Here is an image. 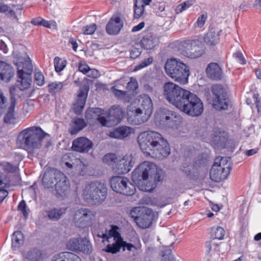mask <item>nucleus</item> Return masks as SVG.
<instances>
[{"instance_id": "obj_17", "label": "nucleus", "mask_w": 261, "mask_h": 261, "mask_svg": "<svg viewBox=\"0 0 261 261\" xmlns=\"http://www.w3.org/2000/svg\"><path fill=\"white\" fill-rule=\"evenodd\" d=\"M133 158L132 154H126L122 158L119 156L114 171L119 174H124L128 173L134 165Z\"/></svg>"}, {"instance_id": "obj_40", "label": "nucleus", "mask_w": 261, "mask_h": 261, "mask_svg": "<svg viewBox=\"0 0 261 261\" xmlns=\"http://www.w3.org/2000/svg\"><path fill=\"white\" fill-rule=\"evenodd\" d=\"M90 115H96L97 117H106V112L105 110L99 108H93L87 110L85 118L91 117Z\"/></svg>"}, {"instance_id": "obj_50", "label": "nucleus", "mask_w": 261, "mask_h": 261, "mask_svg": "<svg viewBox=\"0 0 261 261\" xmlns=\"http://www.w3.org/2000/svg\"><path fill=\"white\" fill-rule=\"evenodd\" d=\"M96 28V24L95 23H92L84 27L82 30L85 35H91L94 33Z\"/></svg>"}, {"instance_id": "obj_16", "label": "nucleus", "mask_w": 261, "mask_h": 261, "mask_svg": "<svg viewBox=\"0 0 261 261\" xmlns=\"http://www.w3.org/2000/svg\"><path fill=\"white\" fill-rule=\"evenodd\" d=\"M57 179L55 185L56 191L58 197L63 198L70 188V182L66 176L62 172H57Z\"/></svg>"}, {"instance_id": "obj_39", "label": "nucleus", "mask_w": 261, "mask_h": 261, "mask_svg": "<svg viewBox=\"0 0 261 261\" xmlns=\"http://www.w3.org/2000/svg\"><path fill=\"white\" fill-rule=\"evenodd\" d=\"M23 243V235L20 231H15L12 235V246L13 248L19 247Z\"/></svg>"}, {"instance_id": "obj_8", "label": "nucleus", "mask_w": 261, "mask_h": 261, "mask_svg": "<svg viewBox=\"0 0 261 261\" xmlns=\"http://www.w3.org/2000/svg\"><path fill=\"white\" fill-rule=\"evenodd\" d=\"M211 91L214 108L219 111L227 110L230 106V101L225 88L222 85L215 84L211 87Z\"/></svg>"}, {"instance_id": "obj_29", "label": "nucleus", "mask_w": 261, "mask_h": 261, "mask_svg": "<svg viewBox=\"0 0 261 261\" xmlns=\"http://www.w3.org/2000/svg\"><path fill=\"white\" fill-rule=\"evenodd\" d=\"M221 32V30L211 28L205 35L204 38V42L208 45H215L217 44L219 41V36Z\"/></svg>"}, {"instance_id": "obj_18", "label": "nucleus", "mask_w": 261, "mask_h": 261, "mask_svg": "<svg viewBox=\"0 0 261 261\" xmlns=\"http://www.w3.org/2000/svg\"><path fill=\"white\" fill-rule=\"evenodd\" d=\"M93 142L86 137H79L72 142V149L73 150L85 153L88 152L93 148Z\"/></svg>"}, {"instance_id": "obj_19", "label": "nucleus", "mask_w": 261, "mask_h": 261, "mask_svg": "<svg viewBox=\"0 0 261 261\" xmlns=\"http://www.w3.org/2000/svg\"><path fill=\"white\" fill-rule=\"evenodd\" d=\"M160 42L159 38L152 32L145 34L140 41L141 47L145 50L153 49Z\"/></svg>"}, {"instance_id": "obj_3", "label": "nucleus", "mask_w": 261, "mask_h": 261, "mask_svg": "<svg viewBox=\"0 0 261 261\" xmlns=\"http://www.w3.org/2000/svg\"><path fill=\"white\" fill-rule=\"evenodd\" d=\"M48 135L40 127L32 126L21 131L17 138V144L21 148L32 152L39 149L45 137Z\"/></svg>"}, {"instance_id": "obj_41", "label": "nucleus", "mask_w": 261, "mask_h": 261, "mask_svg": "<svg viewBox=\"0 0 261 261\" xmlns=\"http://www.w3.org/2000/svg\"><path fill=\"white\" fill-rule=\"evenodd\" d=\"M64 208H53L47 212V216L51 220H57L65 212Z\"/></svg>"}, {"instance_id": "obj_27", "label": "nucleus", "mask_w": 261, "mask_h": 261, "mask_svg": "<svg viewBox=\"0 0 261 261\" xmlns=\"http://www.w3.org/2000/svg\"><path fill=\"white\" fill-rule=\"evenodd\" d=\"M17 66V74L22 75L24 74H30L31 75L33 72V66L30 58L27 57V60L23 61L18 59L16 63Z\"/></svg>"}, {"instance_id": "obj_52", "label": "nucleus", "mask_w": 261, "mask_h": 261, "mask_svg": "<svg viewBox=\"0 0 261 261\" xmlns=\"http://www.w3.org/2000/svg\"><path fill=\"white\" fill-rule=\"evenodd\" d=\"M193 5V3L190 1L185 2L180 5H178L176 8V12L177 13H181L183 11L186 10Z\"/></svg>"}, {"instance_id": "obj_10", "label": "nucleus", "mask_w": 261, "mask_h": 261, "mask_svg": "<svg viewBox=\"0 0 261 261\" xmlns=\"http://www.w3.org/2000/svg\"><path fill=\"white\" fill-rule=\"evenodd\" d=\"M180 111L192 117L199 116L203 111V102L196 94L192 93Z\"/></svg>"}, {"instance_id": "obj_20", "label": "nucleus", "mask_w": 261, "mask_h": 261, "mask_svg": "<svg viewBox=\"0 0 261 261\" xmlns=\"http://www.w3.org/2000/svg\"><path fill=\"white\" fill-rule=\"evenodd\" d=\"M145 213H142L140 216L134 217L136 224L143 229L148 228L151 225L153 219V215L150 210H145Z\"/></svg>"}, {"instance_id": "obj_21", "label": "nucleus", "mask_w": 261, "mask_h": 261, "mask_svg": "<svg viewBox=\"0 0 261 261\" xmlns=\"http://www.w3.org/2000/svg\"><path fill=\"white\" fill-rule=\"evenodd\" d=\"M134 133V130L127 126H118L114 129L109 131V136L110 138L122 140Z\"/></svg>"}, {"instance_id": "obj_28", "label": "nucleus", "mask_w": 261, "mask_h": 261, "mask_svg": "<svg viewBox=\"0 0 261 261\" xmlns=\"http://www.w3.org/2000/svg\"><path fill=\"white\" fill-rule=\"evenodd\" d=\"M206 72L207 77L212 80L217 81L222 79V69L217 63L209 64L206 68Z\"/></svg>"}, {"instance_id": "obj_49", "label": "nucleus", "mask_w": 261, "mask_h": 261, "mask_svg": "<svg viewBox=\"0 0 261 261\" xmlns=\"http://www.w3.org/2000/svg\"><path fill=\"white\" fill-rule=\"evenodd\" d=\"M7 98L4 96L3 91L0 90V117L4 112L7 106Z\"/></svg>"}, {"instance_id": "obj_35", "label": "nucleus", "mask_w": 261, "mask_h": 261, "mask_svg": "<svg viewBox=\"0 0 261 261\" xmlns=\"http://www.w3.org/2000/svg\"><path fill=\"white\" fill-rule=\"evenodd\" d=\"M15 106L14 102L12 104L10 103L4 118V121L5 123L14 125L17 123V119L15 115Z\"/></svg>"}, {"instance_id": "obj_5", "label": "nucleus", "mask_w": 261, "mask_h": 261, "mask_svg": "<svg viewBox=\"0 0 261 261\" xmlns=\"http://www.w3.org/2000/svg\"><path fill=\"white\" fill-rule=\"evenodd\" d=\"M107 194L106 185L99 181H92L87 185L83 192L85 200L94 205L101 204L105 200Z\"/></svg>"}, {"instance_id": "obj_32", "label": "nucleus", "mask_w": 261, "mask_h": 261, "mask_svg": "<svg viewBox=\"0 0 261 261\" xmlns=\"http://www.w3.org/2000/svg\"><path fill=\"white\" fill-rule=\"evenodd\" d=\"M52 261H82L80 257L77 255L65 252L60 253L54 256Z\"/></svg>"}, {"instance_id": "obj_59", "label": "nucleus", "mask_w": 261, "mask_h": 261, "mask_svg": "<svg viewBox=\"0 0 261 261\" xmlns=\"http://www.w3.org/2000/svg\"><path fill=\"white\" fill-rule=\"evenodd\" d=\"M79 70L84 74H88L90 72V68L86 63L80 62L79 65Z\"/></svg>"}, {"instance_id": "obj_62", "label": "nucleus", "mask_w": 261, "mask_h": 261, "mask_svg": "<svg viewBox=\"0 0 261 261\" xmlns=\"http://www.w3.org/2000/svg\"><path fill=\"white\" fill-rule=\"evenodd\" d=\"M5 170L8 172L14 173L16 172L17 168L12 164L7 163L5 166Z\"/></svg>"}, {"instance_id": "obj_34", "label": "nucleus", "mask_w": 261, "mask_h": 261, "mask_svg": "<svg viewBox=\"0 0 261 261\" xmlns=\"http://www.w3.org/2000/svg\"><path fill=\"white\" fill-rule=\"evenodd\" d=\"M122 247L123 250H127L132 252L133 255L137 253L138 251L141 249V245L139 239H136L133 242V243H127L126 241L122 242Z\"/></svg>"}, {"instance_id": "obj_53", "label": "nucleus", "mask_w": 261, "mask_h": 261, "mask_svg": "<svg viewBox=\"0 0 261 261\" xmlns=\"http://www.w3.org/2000/svg\"><path fill=\"white\" fill-rule=\"evenodd\" d=\"M18 210L22 212L23 217L27 219L28 216V213L27 210V204L24 200H21L19 203L18 207Z\"/></svg>"}, {"instance_id": "obj_25", "label": "nucleus", "mask_w": 261, "mask_h": 261, "mask_svg": "<svg viewBox=\"0 0 261 261\" xmlns=\"http://www.w3.org/2000/svg\"><path fill=\"white\" fill-rule=\"evenodd\" d=\"M180 116L170 111H166L161 117L162 121L168 125L169 126L174 127L178 125L180 122Z\"/></svg>"}, {"instance_id": "obj_45", "label": "nucleus", "mask_w": 261, "mask_h": 261, "mask_svg": "<svg viewBox=\"0 0 261 261\" xmlns=\"http://www.w3.org/2000/svg\"><path fill=\"white\" fill-rule=\"evenodd\" d=\"M80 238H71L67 243V247L70 250L76 251L79 248Z\"/></svg>"}, {"instance_id": "obj_13", "label": "nucleus", "mask_w": 261, "mask_h": 261, "mask_svg": "<svg viewBox=\"0 0 261 261\" xmlns=\"http://www.w3.org/2000/svg\"><path fill=\"white\" fill-rule=\"evenodd\" d=\"M106 126L111 127L119 123L123 117V112L119 106H113L106 113Z\"/></svg>"}, {"instance_id": "obj_2", "label": "nucleus", "mask_w": 261, "mask_h": 261, "mask_svg": "<svg viewBox=\"0 0 261 261\" xmlns=\"http://www.w3.org/2000/svg\"><path fill=\"white\" fill-rule=\"evenodd\" d=\"M164 173L162 169L149 162L140 164L132 173V178L143 191L151 192L158 182L162 181Z\"/></svg>"}, {"instance_id": "obj_47", "label": "nucleus", "mask_w": 261, "mask_h": 261, "mask_svg": "<svg viewBox=\"0 0 261 261\" xmlns=\"http://www.w3.org/2000/svg\"><path fill=\"white\" fill-rule=\"evenodd\" d=\"M55 70L59 72L63 70L66 66V64L60 58L56 57L54 60Z\"/></svg>"}, {"instance_id": "obj_63", "label": "nucleus", "mask_w": 261, "mask_h": 261, "mask_svg": "<svg viewBox=\"0 0 261 261\" xmlns=\"http://www.w3.org/2000/svg\"><path fill=\"white\" fill-rule=\"evenodd\" d=\"M206 19V16L202 14L198 17L197 20V24L198 27L201 28L203 26Z\"/></svg>"}, {"instance_id": "obj_33", "label": "nucleus", "mask_w": 261, "mask_h": 261, "mask_svg": "<svg viewBox=\"0 0 261 261\" xmlns=\"http://www.w3.org/2000/svg\"><path fill=\"white\" fill-rule=\"evenodd\" d=\"M192 94V93L190 91L182 89V91L179 94L177 99L173 105L180 111Z\"/></svg>"}, {"instance_id": "obj_56", "label": "nucleus", "mask_w": 261, "mask_h": 261, "mask_svg": "<svg viewBox=\"0 0 261 261\" xmlns=\"http://www.w3.org/2000/svg\"><path fill=\"white\" fill-rule=\"evenodd\" d=\"M130 57L132 59H136L141 55L142 53V50L140 48L132 47L130 49Z\"/></svg>"}, {"instance_id": "obj_60", "label": "nucleus", "mask_w": 261, "mask_h": 261, "mask_svg": "<svg viewBox=\"0 0 261 261\" xmlns=\"http://www.w3.org/2000/svg\"><path fill=\"white\" fill-rule=\"evenodd\" d=\"M259 95L258 94H254L253 98L254 99V103L255 104L256 108H257L258 113L261 111V102L258 97Z\"/></svg>"}, {"instance_id": "obj_26", "label": "nucleus", "mask_w": 261, "mask_h": 261, "mask_svg": "<svg viewBox=\"0 0 261 261\" xmlns=\"http://www.w3.org/2000/svg\"><path fill=\"white\" fill-rule=\"evenodd\" d=\"M14 74V70L11 65L4 61L0 68V81L8 83Z\"/></svg>"}, {"instance_id": "obj_43", "label": "nucleus", "mask_w": 261, "mask_h": 261, "mask_svg": "<svg viewBox=\"0 0 261 261\" xmlns=\"http://www.w3.org/2000/svg\"><path fill=\"white\" fill-rule=\"evenodd\" d=\"M63 87V83L55 82L48 85V90L51 94H55L60 92Z\"/></svg>"}, {"instance_id": "obj_58", "label": "nucleus", "mask_w": 261, "mask_h": 261, "mask_svg": "<svg viewBox=\"0 0 261 261\" xmlns=\"http://www.w3.org/2000/svg\"><path fill=\"white\" fill-rule=\"evenodd\" d=\"M62 163L68 168H72L73 167V162L67 154L64 155L62 158Z\"/></svg>"}, {"instance_id": "obj_51", "label": "nucleus", "mask_w": 261, "mask_h": 261, "mask_svg": "<svg viewBox=\"0 0 261 261\" xmlns=\"http://www.w3.org/2000/svg\"><path fill=\"white\" fill-rule=\"evenodd\" d=\"M18 87L17 85L16 86H12L10 88L9 92L11 96V102L10 103L12 104L14 102V105H16V97L18 96L17 92H18Z\"/></svg>"}, {"instance_id": "obj_15", "label": "nucleus", "mask_w": 261, "mask_h": 261, "mask_svg": "<svg viewBox=\"0 0 261 261\" xmlns=\"http://www.w3.org/2000/svg\"><path fill=\"white\" fill-rule=\"evenodd\" d=\"M89 86L88 84H84L81 86L77 94V98L74 105L73 109L76 115H80L85 107L87 100Z\"/></svg>"}, {"instance_id": "obj_14", "label": "nucleus", "mask_w": 261, "mask_h": 261, "mask_svg": "<svg viewBox=\"0 0 261 261\" xmlns=\"http://www.w3.org/2000/svg\"><path fill=\"white\" fill-rule=\"evenodd\" d=\"M164 96L168 102L173 105L182 89L172 82H167L164 85Z\"/></svg>"}, {"instance_id": "obj_61", "label": "nucleus", "mask_w": 261, "mask_h": 261, "mask_svg": "<svg viewBox=\"0 0 261 261\" xmlns=\"http://www.w3.org/2000/svg\"><path fill=\"white\" fill-rule=\"evenodd\" d=\"M241 64H245V60L243 57L242 54L240 51H238L233 54V56Z\"/></svg>"}, {"instance_id": "obj_23", "label": "nucleus", "mask_w": 261, "mask_h": 261, "mask_svg": "<svg viewBox=\"0 0 261 261\" xmlns=\"http://www.w3.org/2000/svg\"><path fill=\"white\" fill-rule=\"evenodd\" d=\"M123 25L120 18L117 16H113L106 25V31L110 35H117Z\"/></svg>"}, {"instance_id": "obj_9", "label": "nucleus", "mask_w": 261, "mask_h": 261, "mask_svg": "<svg viewBox=\"0 0 261 261\" xmlns=\"http://www.w3.org/2000/svg\"><path fill=\"white\" fill-rule=\"evenodd\" d=\"M110 183L112 189L116 193L126 196L133 195L135 193V185L124 177L113 176L110 179Z\"/></svg>"}, {"instance_id": "obj_12", "label": "nucleus", "mask_w": 261, "mask_h": 261, "mask_svg": "<svg viewBox=\"0 0 261 261\" xmlns=\"http://www.w3.org/2000/svg\"><path fill=\"white\" fill-rule=\"evenodd\" d=\"M181 46L183 55L192 59L200 57L204 52L202 43L198 40H185L181 43Z\"/></svg>"}, {"instance_id": "obj_30", "label": "nucleus", "mask_w": 261, "mask_h": 261, "mask_svg": "<svg viewBox=\"0 0 261 261\" xmlns=\"http://www.w3.org/2000/svg\"><path fill=\"white\" fill-rule=\"evenodd\" d=\"M17 77L16 85L20 90L23 91L30 87L32 77L29 73L24 74L22 75L17 74Z\"/></svg>"}, {"instance_id": "obj_22", "label": "nucleus", "mask_w": 261, "mask_h": 261, "mask_svg": "<svg viewBox=\"0 0 261 261\" xmlns=\"http://www.w3.org/2000/svg\"><path fill=\"white\" fill-rule=\"evenodd\" d=\"M119 227L116 225L111 226L110 230L105 229V231H98L97 237L106 239L108 242L109 240L113 238L114 241L122 242V238L118 232Z\"/></svg>"}, {"instance_id": "obj_24", "label": "nucleus", "mask_w": 261, "mask_h": 261, "mask_svg": "<svg viewBox=\"0 0 261 261\" xmlns=\"http://www.w3.org/2000/svg\"><path fill=\"white\" fill-rule=\"evenodd\" d=\"M57 172H60V171L51 168L49 170L45 171L42 177V184L45 188H53L54 186V181L57 179Z\"/></svg>"}, {"instance_id": "obj_48", "label": "nucleus", "mask_w": 261, "mask_h": 261, "mask_svg": "<svg viewBox=\"0 0 261 261\" xmlns=\"http://www.w3.org/2000/svg\"><path fill=\"white\" fill-rule=\"evenodd\" d=\"M34 77L35 82L38 86H42L44 85L45 82L44 76L40 71L35 70Z\"/></svg>"}, {"instance_id": "obj_42", "label": "nucleus", "mask_w": 261, "mask_h": 261, "mask_svg": "<svg viewBox=\"0 0 261 261\" xmlns=\"http://www.w3.org/2000/svg\"><path fill=\"white\" fill-rule=\"evenodd\" d=\"M122 242L115 241L112 244H108L103 250L112 254L116 253L122 247Z\"/></svg>"}, {"instance_id": "obj_31", "label": "nucleus", "mask_w": 261, "mask_h": 261, "mask_svg": "<svg viewBox=\"0 0 261 261\" xmlns=\"http://www.w3.org/2000/svg\"><path fill=\"white\" fill-rule=\"evenodd\" d=\"M72 125L69 129V132L71 135H76L87 125L83 118H75L72 120Z\"/></svg>"}, {"instance_id": "obj_6", "label": "nucleus", "mask_w": 261, "mask_h": 261, "mask_svg": "<svg viewBox=\"0 0 261 261\" xmlns=\"http://www.w3.org/2000/svg\"><path fill=\"white\" fill-rule=\"evenodd\" d=\"M138 107L135 109V117L138 119V123L147 121L152 114L153 103L150 96L145 94L138 96Z\"/></svg>"}, {"instance_id": "obj_55", "label": "nucleus", "mask_w": 261, "mask_h": 261, "mask_svg": "<svg viewBox=\"0 0 261 261\" xmlns=\"http://www.w3.org/2000/svg\"><path fill=\"white\" fill-rule=\"evenodd\" d=\"M91 117L89 118H86L87 121H91L92 122H94L95 121H97L99 122L102 126H106V117H97L96 115H91Z\"/></svg>"}, {"instance_id": "obj_11", "label": "nucleus", "mask_w": 261, "mask_h": 261, "mask_svg": "<svg viewBox=\"0 0 261 261\" xmlns=\"http://www.w3.org/2000/svg\"><path fill=\"white\" fill-rule=\"evenodd\" d=\"M95 217V212L89 208H81L75 212L73 221L76 226L85 228L92 224Z\"/></svg>"}, {"instance_id": "obj_1", "label": "nucleus", "mask_w": 261, "mask_h": 261, "mask_svg": "<svg viewBox=\"0 0 261 261\" xmlns=\"http://www.w3.org/2000/svg\"><path fill=\"white\" fill-rule=\"evenodd\" d=\"M137 140L140 149L146 155L163 160L170 154V147L167 140L158 132H143L139 135Z\"/></svg>"}, {"instance_id": "obj_54", "label": "nucleus", "mask_w": 261, "mask_h": 261, "mask_svg": "<svg viewBox=\"0 0 261 261\" xmlns=\"http://www.w3.org/2000/svg\"><path fill=\"white\" fill-rule=\"evenodd\" d=\"M153 62V58L151 57H150L148 58L147 59H145L144 60H143L140 64L138 65L135 67V70H139L141 68H143L144 67H145L150 64H151Z\"/></svg>"}, {"instance_id": "obj_64", "label": "nucleus", "mask_w": 261, "mask_h": 261, "mask_svg": "<svg viewBox=\"0 0 261 261\" xmlns=\"http://www.w3.org/2000/svg\"><path fill=\"white\" fill-rule=\"evenodd\" d=\"M112 90L114 94L119 98H122L126 94V92L116 89L114 87L112 88Z\"/></svg>"}, {"instance_id": "obj_38", "label": "nucleus", "mask_w": 261, "mask_h": 261, "mask_svg": "<svg viewBox=\"0 0 261 261\" xmlns=\"http://www.w3.org/2000/svg\"><path fill=\"white\" fill-rule=\"evenodd\" d=\"M103 162L112 167L114 171V168L119 161V157L115 153H109L105 155L102 159Z\"/></svg>"}, {"instance_id": "obj_36", "label": "nucleus", "mask_w": 261, "mask_h": 261, "mask_svg": "<svg viewBox=\"0 0 261 261\" xmlns=\"http://www.w3.org/2000/svg\"><path fill=\"white\" fill-rule=\"evenodd\" d=\"M41 256L40 251L36 248H33L23 253L24 261H38L40 259Z\"/></svg>"}, {"instance_id": "obj_4", "label": "nucleus", "mask_w": 261, "mask_h": 261, "mask_svg": "<svg viewBox=\"0 0 261 261\" xmlns=\"http://www.w3.org/2000/svg\"><path fill=\"white\" fill-rule=\"evenodd\" d=\"M165 69L167 74L175 82L182 85L188 83L190 75L189 67L179 60L175 58L168 59Z\"/></svg>"}, {"instance_id": "obj_57", "label": "nucleus", "mask_w": 261, "mask_h": 261, "mask_svg": "<svg viewBox=\"0 0 261 261\" xmlns=\"http://www.w3.org/2000/svg\"><path fill=\"white\" fill-rule=\"evenodd\" d=\"M138 88V82L136 80L131 78L130 81L127 83V89L129 91H134Z\"/></svg>"}, {"instance_id": "obj_44", "label": "nucleus", "mask_w": 261, "mask_h": 261, "mask_svg": "<svg viewBox=\"0 0 261 261\" xmlns=\"http://www.w3.org/2000/svg\"><path fill=\"white\" fill-rule=\"evenodd\" d=\"M141 3V2L136 1L134 8V17L135 18H140L144 11V7Z\"/></svg>"}, {"instance_id": "obj_37", "label": "nucleus", "mask_w": 261, "mask_h": 261, "mask_svg": "<svg viewBox=\"0 0 261 261\" xmlns=\"http://www.w3.org/2000/svg\"><path fill=\"white\" fill-rule=\"evenodd\" d=\"M79 248L76 251H80L85 253H89L92 250V245L89 240L86 237L80 238Z\"/></svg>"}, {"instance_id": "obj_46", "label": "nucleus", "mask_w": 261, "mask_h": 261, "mask_svg": "<svg viewBox=\"0 0 261 261\" xmlns=\"http://www.w3.org/2000/svg\"><path fill=\"white\" fill-rule=\"evenodd\" d=\"M213 233L212 236L214 239L218 240L223 239L225 232L222 227L217 226L216 228H213Z\"/></svg>"}, {"instance_id": "obj_7", "label": "nucleus", "mask_w": 261, "mask_h": 261, "mask_svg": "<svg viewBox=\"0 0 261 261\" xmlns=\"http://www.w3.org/2000/svg\"><path fill=\"white\" fill-rule=\"evenodd\" d=\"M228 159L226 157H218L215 159L210 172L212 180L219 182L227 178L231 169L230 164L228 163Z\"/></svg>"}]
</instances>
